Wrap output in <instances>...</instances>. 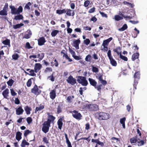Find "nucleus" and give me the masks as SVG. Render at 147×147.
<instances>
[{"label": "nucleus", "instance_id": "f257e3e1", "mask_svg": "<svg viewBox=\"0 0 147 147\" xmlns=\"http://www.w3.org/2000/svg\"><path fill=\"white\" fill-rule=\"evenodd\" d=\"M96 115L99 120H107L110 117L109 114L103 112L97 113Z\"/></svg>", "mask_w": 147, "mask_h": 147}, {"label": "nucleus", "instance_id": "f03ea898", "mask_svg": "<svg viewBox=\"0 0 147 147\" xmlns=\"http://www.w3.org/2000/svg\"><path fill=\"white\" fill-rule=\"evenodd\" d=\"M9 7L11 9V13L12 14H18L23 11V8L21 6H20L17 9L11 5Z\"/></svg>", "mask_w": 147, "mask_h": 147}, {"label": "nucleus", "instance_id": "7ed1b4c3", "mask_svg": "<svg viewBox=\"0 0 147 147\" xmlns=\"http://www.w3.org/2000/svg\"><path fill=\"white\" fill-rule=\"evenodd\" d=\"M77 81L83 86H86L88 84V82L86 78L84 77L79 76L78 77Z\"/></svg>", "mask_w": 147, "mask_h": 147}, {"label": "nucleus", "instance_id": "20e7f679", "mask_svg": "<svg viewBox=\"0 0 147 147\" xmlns=\"http://www.w3.org/2000/svg\"><path fill=\"white\" fill-rule=\"evenodd\" d=\"M50 124V123L46 121L43 124L42 130L45 133H46L49 131Z\"/></svg>", "mask_w": 147, "mask_h": 147}, {"label": "nucleus", "instance_id": "39448f33", "mask_svg": "<svg viewBox=\"0 0 147 147\" xmlns=\"http://www.w3.org/2000/svg\"><path fill=\"white\" fill-rule=\"evenodd\" d=\"M85 107L92 111H96L98 110V106L96 104L87 105Z\"/></svg>", "mask_w": 147, "mask_h": 147}, {"label": "nucleus", "instance_id": "423d86ee", "mask_svg": "<svg viewBox=\"0 0 147 147\" xmlns=\"http://www.w3.org/2000/svg\"><path fill=\"white\" fill-rule=\"evenodd\" d=\"M71 113L73 117L76 119L79 120L81 119L82 116L78 111L75 110L71 111Z\"/></svg>", "mask_w": 147, "mask_h": 147}, {"label": "nucleus", "instance_id": "0eeeda50", "mask_svg": "<svg viewBox=\"0 0 147 147\" xmlns=\"http://www.w3.org/2000/svg\"><path fill=\"white\" fill-rule=\"evenodd\" d=\"M68 83L72 85H74L76 83V79L73 78L72 76H70L66 80Z\"/></svg>", "mask_w": 147, "mask_h": 147}, {"label": "nucleus", "instance_id": "6e6552de", "mask_svg": "<svg viewBox=\"0 0 147 147\" xmlns=\"http://www.w3.org/2000/svg\"><path fill=\"white\" fill-rule=\"evenodd\" d=\"M8 9V5H5L3 10L0 11V15L1 16H7Z\"/></svg>", "mask_w": 147, "mask_h": 147}, {"label": "nucleus", "instance_id": "1a4fd4ad", "mask_svg": "<svg viewBox=\"0 0 147 147\" xmlns=\"http://www.w3.org/2000/svg\"><path fill=\"white\" fill-rule=\"evenodd\" d=\"M32 92L34 93L35 95H38L41 92V91L38 88L37 86L35 85L31 90Z\"/></svg>", "mask_w": 147, "mask_h": 147}, {"label": "nucleus", "instance_id": "9d476101", "mask_svg": "<svg viewBox=\"0 0 147 147\" xmlns=\"http://www.w3.org/2000/svg\"><path fill=\"white\" fill-rule=\"evenodd\" d=\"M42 67V65L39 63H36L35 64L34 70L35 73H37L41 69Z\"/></svg>", "mask_w": 147, "mask_h": 147}, {"label": "nucleus", "instance_id": "9b49d317", "mask_svg": "<svg viewBox=\"0 0 147 147\" xmlns=\"http://www.w3.org/2000/svg\"><path fill=\"white\" fill-rule=\"evenodd\" d=\"M38 45L39 46H42L44 45L46 42L45 38L42 37L38 40Z\"/></svg>", "mask_w": 147, "mask_h": 147}, {"label": "nucleus", "instance_id": "f8f14e48", "mask_svg": "<svg viewBox=\"0 0 147 147\" xmlns=\"http://www.w3.org/2000/svg\"><path fill=\"white\" fill-rule=\"evenodd\" d=\"M65 11L66 14L68 16H74L75 15V12L74 10L67 9H65Z\"/></svg>", "mask_w": 147, "mask_h": 147}, {"label": "nucleus", "instance_id": "ddd939ff", "mask_svg": "<svg viewBox=\"0 0 147 147\" xmlns=\"http://www.w3.org/2000/svg\"><path fill=\"white\" fill-rule=\"evenodd\" d=\"M56 96V91L55 90H52L50 93V98L52 99H54Z\"/></svg>", "mask_w": 147, "mask_h": 147}, {"label": "nucleus", "instance_id": "4468645a", "mask_svg": "<svg viewBox=\"0 0 147 147\" xmlns=\"http://www.w3.org/2000/svg\"><path fill=\"white\" fill-rule=\"evenodd\" d=\"M24 111L23 109L22 108V107L20 106L16 110V114L18 115L22 114Z\"/></svg>", "mask_w": 147, "mask_h": 147}, {"label": "nucleus", "instance_id": "2eb2a0df", "mask_svg": "<svg viewBox=\"0 0 147 147\" xmlns=\"http://www.w3.org/2000/svg\"><path fill=\"white\" fill-rule=\"evenodd\" d=\"M138 140H140V139L138 138L137 136L133 137L130 139V141L131 144H135L137 142Z\"/></svg>", "mask_w": 147, "mask_h": 147}, {"label": "nucleus", "instance_id": "dca6fc26", "mask_svg": "<svg viewBox=\"0 0 147 147\" xmlns=\"http://www.w3.org/2000/svg\"><path fill=\"white\" fill-rule=\"evenodd\" d=\"M80 42V40L79 39L76 40L74 41L73 42V46L77 49H79V45Z\"/></svg>", "mask_w": 147, "mask_h": 147}, {"label": "nucleus", "instance_id": "f3484780", "mask_svg": "<svg viewBox=\"0 0 147 147\" xmlns=\"http://www.w3.org/2000/svg\"><path fill=\"white\" fill-rule=\"evenodd\" d=\"M9 93V89L7 88L3 92L2 94L4 98L8 99L7 97L8 96Z\"/></svg>", "mask_w": 147, "mask_h": 147}, {"label": "nucleus", "instance_id": "a211bd4d", "mask_svg": "<svg viewBox=\"0 0 147 147\" xmlns=\"http://www.w3.org/2000/svg\"><path fill=\"white\" fill-rule=\"evenodd\" d=\"M47 115H48V117L47 121L46 122H48V123H50L52 121H53L55 120V118L53 115H50L49 113H47Z\"/></svg>", "mask_w": 147, "mask_h": 147}, {"label": "nucleus", "instance_id": "6ab92c4d", "mask_svg": "<svg viewBox=\"0 0 147 147\" xmlns=\"http://www.w3.org/2000/svg\"><path fill=\"white\" fill-rule=\"evenodd\" d=\"M88 80L90 84L93 86H95L97 84V82L95 80L91 78H89Z\"/></svg>", "mask_w": 147, "mask_h": 147}, {"label": "nucleus", "instance_id": "aec40b11", "mask_svg": "<svg viewBox=\"0 0 147 147\" xmlns=\"http://www.w3.org/2000/svg\"><path fill=\"white\" fill-rule=\"evenodd\" d=\"M24 109L27 114L29 115L30 114V111L31 110V109L30 107H29L28 106H26L25 107Z\"/></svg>", "mask_w": 147, "mask_h": 147}, {"label": "nucleus", "instance_id": "412c9836", "mask_svg": "<svg viewBox=\"0 0 147 147\" xmlns=\"http://www.w3.org/2000/svg\"><path fill=\"white\" fill-rule=\"evenodd\" d=\"M62 118L59 119L57 122V125L58 128L60 129H61V127L63 125V122H62Z\"/></svg>", "mask_w": 147, "mask_h": 147}, {"label": "nucleus", "instance_id": "4be33fe9", "mask_svg": "<svg viewBox=\"0 0 147 147\" xmlns=\"http://www.w3.org/2000/svg\"><path fill=\"white\" fill-rule=\"evenodd\" d=\"M126 120V118L125 117H123L120 120V123L122 124L123 128L125 129V121Z\"/></svg>", "mask_w": 147, "mask_h": 147}, {"label": "nucleus", "instance_id": "5701e85b", "mask_svg": "<svg viewBox=\"0 0 147 147\" xmlns=\"http://www.w3.org/2000/svg\"><path fill=\"white\" fill-rule=\"evenodd\" d=\"M112 39V37H110L108 39H107L106 40H104L102 44V45H105L107 46L109 42Z\"/></svg>", "mask_w": 147, "mask_h": 147}, {"label": "nucleus", "instance_id": "b1692460", "mask_svg": "<svg viewBox=\"0 0 147 147\" xmlns=\"http://www.w3.org/2000/svg\"><path fill=\"white\" fill-rule=\"evenodd\" d=\"M139 55V54L138 53L133 54L132 56L131 59L132 60L134 61L136 59L138 58Z\"/></svg>", "mask_w": 147, "mask_h": 147}, {"label": "nucleus", "instance_id": "393cba45", "mask_svg": "<svg viewBox=\"0 0 147 147\" xmlns=\"http://www.w3.org/2000/svg\"><path fill=\"white\" fill-rule=\"evenodd\" d=\"M111 63L113 66H116L117 65L116 61L113 58V57L109 59Z\"/></svg>", "mask_w": 147, "mask_h": 147}, {"label": "nucleus", "instance_id": "a878e982", "mask_svg": "<svg viewBox=\"0 0 147 147\" xmlns=\"http://www.w3.org/2000/svg\"><path fill=\"white\" fill-rule=\"evenodd\" d=\"M2 43L4 45H8L9 47L10 46V40L8 39L3 41Z\"/></svg>", "mask_w": 147, "mask_h": 147}, {"label": "nucleus", "instance_id": "bb28decb", "mask_svg": "<svg viewBox=\"0 0 147 147\" xmlns=\"http://www.w3.org/2000/svg\"><path fill=\"white\" fill-rule=\"evenodd\" d=\"M22 134L20 132H18L16 136V140L19 141L21 139V136Z\"/></svg>", "mask_w": 147, "mask_h": 147}, {"label": "nucleus", "instance_id": "cd10ccee", "mask_svg": "<svg viewBox=\"0 0 147 147\" xmlns=\"http://www.w3.org/2000/svg\"><path fill=\"white\" fill-rule=\"evenodd\" d=\"M32 35V33L30 31H29L28 34H26L24 36L23 38L26 39L30 38Z\"/></svg>", "mask_w": 147, "mask_h": 147}, {"label": "nucleus", "instance_id": "c85d7f7f", "mask_svg": "<svg viewBox=\"0 0 147 147\" xmlns=\"http://www.w3.org/2000/svg\"><path fill=\"white\" fill-rule=\"evenodd\" d=\"M59 32V31L57 30H53L51 33L52 37L55 36Z\"/></svg>", "mask_w": 147, "mask_h": 147}, {"label": "nucleus", "instance_id": "c756f323", "mask_svg": "<svg viewBox=\"0 0 147 147\" xmlns=\"http://www.w3.org/2000/svg\"><path fill=\"white\" fill-rule=\"evenodd\" d=\"M24 24L22 23L17 24L15 25H13V28L15 29L20 28L21 27L23 26Z\"/></svg>", "mask_w": 147, "mask_h": 147}, {"label": "nucleus", "instance_id": "7c9ffc66", "mask_svg": "<svg viewBox=\"0 0 147 147\" xmlns=\"http://www.w3.org/2000/svg\"><path fill=\"white\" fill-rule=\"evenodd\" d=\"M74 98V96H69L67 98L66 100L67 102L71 103L72 102Z\"/></svg>", "mask_w": 147, "mask_h": 147}, {"label": "nucleus", "instance_id": "2f4dec72", "mask_svg": "<svg viewBox=\"0 0 147 147\" xmlns=\"http://www.w3.org/2000/svg\"><path fill=\"white\" fill-rule=\"evenodd\" d=\"M123 19V18L119 15L115 16L114 19L116 21H119Z\"/></svg>", "mask_w": 147, "mask_h": 147}, {"label": "nucleus", "instance_id": "473e14b6", "mask_svg": "<svg viewBox=\"0 0 147 147\" xmlns=\"http://www.w3.org/2000/svg\"><path fill=\"white\" fill-rule=\"evenodd\" d=\"M127 26L126 24H124L121 28H119L118 30L120 31H123L127 28Z\"/></svg>", "mask_w": 147, "mask_h": 147}, {"label": "nucleus", "instance_id": "72a5a7b5", "mask_svg": "<svg viewBox=\"0 0 147 147\" xmlns=\"http://www.w3.org/2000/svg\"><path fill=\"white\" fill-rule=\"evenodd\" d=\"M37 58H39V60L38 61H40L42 59L43 57H44V55L43 53H40L38 54L37 55Z\"/></svg>", "mask_w": 147, "mask_h": 147}, {"label": "nucleus", "instance_id": "f704fd0d", "mask_svg": "<svg viewBox=\"0 0 147 147\" xmlns=\"http://www.w3.org/2000/svg\"><path fill=\"white\" fill-rule=\"evenodd\" d=\"M26 145L28 146L29 145V143L27 142L25 140H22L21 146L22 147H25Z\"/></svg>", "mask_w": 147, "mask_h": 147}, {"label": "nucleus", "instance_id": "c9c22d12", "mask_svg": "<svg viewBox=\"0 0 147 147\" xmlns=\"http://www.w3.org/2000/svg\"><path fill=\"white\" fill-rule=\"evenodd\" d=\"M66 11H65V9L57 10L56 11V13L59 14H61L65 13H66Z\"/></svg>", "mask_w": 147, "mask_h": 147}, {"label": "nucleus", "instance_id": "e433bc0d", "mask_svg": "<svg viewBox=\"0 0 147 147\" xmlns=\"http://www.w3.org/2000/svg\"><path fill=\"white\" fill-rule=\"evenodd\" d=\"M144 142L143 140H141L140 139V140H138L136 143L137 145L138 146H141L143 145L144 144Z\"/></svg>", "mask_w": 147, "mask_h": 147}, {"label": "nucleus", "instance_id": "4c0bfd02", "mask_svg": "<svg viewBox=\"0 0 147 147\" xmlns=\"http://www.w3.org/2000/svg\"><path fill=\"white\" fill-rule=\"evenodd\" d=\"M44 108L43 105H40L39 107H36V108L35 113H36L38 111H40Z\"/></svg>", "mask_w": 147, "mask_h": 147}, {"label": "nucleus", "instance_id": "58836bf2", "mask_svg": "<svg viewBox=\"0 0 147 147\" xmlns=\"http://www.w3.org/2000/svg\"><path fill=\"white\" fill-rule=\"evenodd\" d=\"M121 49L119 47H117L115 49H113V51L117 54L118 55H119Z\"/></svg>", "mask_w": 147, "mask_h": 147}, {"label": "nucleus", "instance_id": "ea45409f", "mask_svg": "<svg viewBox=\"0 0 147 147\" xmlns=\"http://www.w3.org/2000/svg\"><path fill=\"white\" fill-rule=\"evenodd\" d=\"M23 18V17L21 15H19L16 16L15 17L14 19L16 20H18L22 19Z\"/></svg>", "mask_w": 147, "mask_h": 147}, {"label": "nucleus", "instance_id": "a19ab883", "mask_svg": "<svg viewBox=\"0 0 147 147\" xmlns=\"http://www.w3.org/2000/svg\"><path fill=\"white\" fill-rule=\"evenodd\" d=\"M91 55H88L85 58V61H86L90 62L91 60Z\"/></svg>", "mask_w": 147, "mask_h": 147}, {"label": "nucleus", "instance_id": "79ce46f5", "mask_svg": "<svg viewBox=\"0 0 147 147\" xmlns=\"http://www.w3.org/2000/svg\"><path fill=\"white\" fill-rule=\"evenodd\" d=\"M34 71L33 69H31L29 71L30 74H28L26 72V73H27V74L29 75L34 76L36 75V74L34 73Z\"/></svg>", "mask_w": 147, "mask_h": 147}, {"label": "nucleus", "instance_id": "37998d69", "mask_svg": "<svg viewBox=\"0 0 147 147\" xmlns=\"http://www.w3.org/2000/svg\"><path fill=\"white\" fill-rule=\"evenodd\" d=\"M119 56H120V58H121L122 59L124 60L125 61H127V60H128L127 58L126 57L122 55H121V53H119Z\"/></svg>", "mask_w": 147, "mask_h": 147}, {"label": "nucleus", "instance_id": "c03bdc74", "mask_svg": "<svg viewBox=\"0 0 147 147\" xmlns=\"http://www.w3.org/2000/svg\"><path fill=\"white\" fill-rule=\"evenodd\" d=\"M31 4L30 2H28V3L25 5L24 7V9H28L29 10L30 9V6L31 5Z\"/></svg>", "mask_w": 147, "mask_h": 147}, {"label": "nucleus", "instance_id": "a18cd8bd", "mask_svg": "<svg viewBox=\"0 0 147 147\" xmlns=\"http://www.w3.org/2000/svg\"><path fill=\"white\" fill-rule=\"evenodd\" d=\"M102 85H99L95 86H94L95 89H97L98 91L100 92L102 87Z\"/></svg>", "mask_w": 147, "mask_h": 147}, {"label": "nucleus", "instance_id": "49530a36", "mask_svg": "<svg viewBox=\"0 0 147 147\" xmlns=\"http://www.w3.org/2000/svg\"><path fill=\"white\" fill-rule=\"evenodd\" d=\"M14 82V81L12 79L9 80L7 82V83L9 86H11L13 85Z\"/></svg>", "mask_w": 147, "mask_h": 147}, {"label": "nucleus", "instance_id": "de8ad7c7", "mask_svg": "<svg viewBox=\"0 0 147 147\" xmlns=\"http://www.w3.org/2000/svg\"><path fill=\"white\" fill-rule=\"evenodd\" d=\"M102 46H103V47L102 48L101 50L104 52L107 51L108 50V48L107 47V46L105 45H102Z\"/></svg>", "mask_w": 147, "mask_h": 147}, {"label": "nucleus", "instance_id": "09e8293b", "mask_svg": "<svg viewBox=\"0 0 147 147\" xmlns=\"http://www.w3.org/2000/svg\"><path fill=\"white\" fill-rule=\"evenodd\" d=\"M92 71L93 72L95 73L98 72V69L97 67L94 66L92 67Z\"/></svg>", "mask_w": 147, "mask_h": 147}, {"label": "nucleus", "instance_id": "8fccbe9b", "mask_svg": "<svg viewBox=\"0 0 147 147\" xmlns=\"http://www.w3.org/2000/svg\"><path fill=\"white\" fill-rule=\"evenodd\" d=\"M90 42V41L89 39H86L84 41V43L86 45H88Z\"/></svg>", "mask_w": 147, "mask_h": 147}, {"label": "nucleus", "instance_id": "3c124183", "mask_svg": "<svg viewBox=\"0 0 147 147\" xmlns=\"http://www.w3.org/2000/svg\"><path fill=\"white\" fill-rule=\"evenodd\" d=\"M63 57H65L66 59L68 60L69 62H71L72 61V60L67 55V54H64V55H63Z\"/></svg>", "mask_w": 147, "mask_h": 147}, {"label": "nucleus", "instance_id": "603ef678", "mask_svg": "<svg viewBox=\"0 0 147 147\" xmlns=\"http://www.w3.org/2000/svg\"><path fill=\"white\" fill-rule=\"evenodd\" d=\"M96 78L98 79L100 82L103 80L102 79V75L100 74L99 75L98 74V76H96Z\"/></svg>", "mask_w": 147, "mask_h": 147}, {"label": "nucleus", "instance_id": "864d4df0", "mask_svg": "<svg viewBox=\"0 0 147 147\" xmlns=\"http://www.w3.org/2000/svg\"><path fill=\"white\" fill-rule=\"evenodd\" d=\"M10 92L11 94V95L13 96H15L17 94V93H16L14 91V90L12 89H11L10 90Z\"/></svg>", "mask_w": 147, "mask_h": 147}, {"label": "nucleus", "instance_id": "5fc2aeb1", "mask_svg": "<svg viewBox=\"0 0 147 147\" xmlns=\"http://www.w3.org/2000/svg\"><path fill=\"white\" fill-rule=\"evenodd\" d=\"M32 84L31 79H29L26 83L27 86L28 87H30Z\"/></svg>", "mask_w": 147, "mask_h": 147}, {"label": "nucleus", "instance_id": "6e6d98bb", "mask_svg": "<svg viewBox=\"0 0 147 147\" xmlns=\"http://www.w3.org/2000/svg\"><path fill=\"white\" fill-rule=\"evenodd\" d=\"M65 136L66 139V142L67 144L71 143L69 141L67 135L66 134H65Z\"/></svg>", "mask_w": 147, "mask_h": 147}, {"label": "nucleus", "instance_id": "4d7b16f0", "mask_svg": "<svg viewBox=\"0 0 147 147\" xmlns=\"http://www.w3.org/2000/svg\"><path fill=\"white\" fill-rule=\"evenodd\" d=\"M52 71V69L51 68L48 67L46 68L45 72L46 73Z\"/></svg>", "mask_w": 147, "mask_h": 147}, {"label": "nucleus", "instance_id": "13d9d810", "mask_svg": "<svg viewBox=\"0 0 147 147\" xmlns=\"http://www.w3.org/2000/svg\"><path fill=\"white\" fill-rule=\"evenodd\" d=\"M12 57L13 59L17 60L19 57L18 55L17 54H15L12 55Z\"/></svg>", "mask_w": 147, "mask_h": 147}, {"label": "nucleus", "instance_id": "bf43d9fd", "mask_svg": "<svg viewBox=\"0 0 147 147\" xmlns=\"http://www.w3.org/2000/svg\"><path fill=\"white\" fill-rule=\"evenodd\" d=\"M42 141L47 145L49 144L48 140L47 138L45 137H44L43 138Z\"/></svg>", "mask_w": 147, "mask_h": 147}, {"label": "nucleus", "instance_id": "052dcab7", "mask_svg": "<svg viewBox=\"0 0 147 147\" xmlns=\"http://www.w3.org/2000/svg\"><path fill=\"white\" fill-rule=\"evenodd\" d=\"M140 74L139 72L136 73L134 75V77L135 78L138 79L140 77Z\"/></svg>", "mask_w": 147, "mask_h": 147}, {"label": "nucleus", "instance_id": "680f3d73", "mask_svg": "<svg viewBox=\"0 0 147 147\" xmlns=\"http://www.w3.org/2000/svg\"><path fill=\"white\" fill-rule=\"evenodd\" d=\"M26 121L28 124H30L32 121V119L31 117H28L26 119Z\"/></svg>", "mask_w": 147, "mask_h": 147}, {"label": "nucleus", "instance_id": "e2e57ef3", "mask_svg": "<svg viewBox=\"0 0 147 147\" xmlns=\"http://www.w3.org/2000/svg\"><path fill=\"white\" fill-rule=\"evenodd\" d=\"M107 54V56H108L109 59L110 58L113 57L112 56H111V51L110 50H109L108 51Z\"/></svg>", "mask_w": 147, "mask_h": 147}, {"label": "nucleus", "instance_id": "0e129e2a", "mask_svg": "<svg viewBox=\"0 0 147 147\" xmlns=\"http://www.w3.org/2000/svg\"><path fill=\"white\" fill-rule=\"evenodd\" d=\"M90 2L89 1L87 0L85 1L84 3V6L85 7H86L88 6Z\"/></svg>", "mask_w": 147, "mask_h": 147}, {"label": "nucleus", "instance_id": "69168bd1", "mask_svg": "<svg viewBox=\"0 0 147 147\" xmlns=\"http://www.w3.org/2000/svg\"><path fill=\"white\" fill-rule=\"evenodd\" d=\"M73 57L76 60H79L81 59V57L80 56H76V55L73 56Z\"/></svg>", "mask_w": 147, "mask_h": 147}, {"label": "nucleus", "instance_id": "338daca9", "mask_svg": "<svg viewBox=\"0 0 147 147\" xmlns=\"http://www.w3.org/2000/svg\"><path fill=\"white\" fill-rule=\"evenodd\" d=\"M95 8L94 7H92V8L89 9L88 12L90 13H92L94 12L95 11Z\"/></svg>", "mask_w": 147, "mask_h": 147}, {"label": "nucleus", "instance_id": "774afa93", "mask_svg": "<svg viewBox=\"0 0 147 147\" xmlns=\"http://www.w3.org/2000/svg\"><path fill=\"white\" fill-rule=\"evenodd\" d=\"M99 13L102 17H105L106 18H107V14H105L104 12L100 11Z\"/></svg>", "mask_w": 147, "mask_h": 147}]
</instances>
